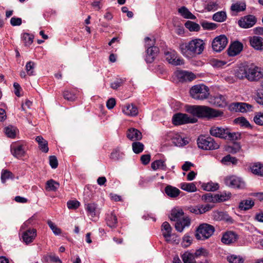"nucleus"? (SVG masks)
I'll list each match as a JSON object with an SVG mask.
<instances>
[{
	"instance_id": "1",
	"label": "nucleus",
	"mask_w": 263,
	"mask_h": 263,
	"mask_svg": "<svg viewBox=\"0 0 263 263\" xmlns=\"http://www.w3.org/2000/svg\"><path fill=\"white\" fill-rule=\"evenodd\" d=\"M203 40L196 38L189 42L180 44L179 49L181 53L187 59H192L202 54L205 49Z\"/></svg>"
},
{
	"instance_id": "2",
	"label": "nucleus",
	"mask_w": 263,
	"mask_h": 263,
	"mask_svg": "<svg viewBox=\"0 0 263 263\" xmlns=\"http://www.w3.org/2000/svg\"><path fill=\"white\" fill-rule=\"evenodd\" d=\"M235 76L240 79H247L250 82L257 81L263 78L262 69L253 64H241L235 71Z\"/></svg>"
},
{
	"instance_id": "3",
	"label": "nucleus",
	"mask_w": 263,
	"mask_h": 263,
	"mask_svg": "<svg viewBox=\"0 0 263 263\" xmlns=\"http://www.w3.org/2000/svg\"><path fill=\"white\" fill-rule=\"evenodd\" d=\"M187 111L198 118L212 119L223 115L222 111L206 106H191L188 108Z\"/></svg>"
},
{
	"instance_id": "4",
	"label": "nucleus",
	"mask_w": 263,
	"mask_h": 263,
	"mask_svg": "<svg viewBox=\"0 0 263 263\" xmlns=\"http://www.w3.org/2000/svg\"><path fill=\"white\" fill-rule=\"evenodd\" d=\"M170 218L171 220L176 221L175 227L179 232H182L184 229L188 227L191 223L190 219L188 217L184 216V213L180 209H173Z\"/></svg>"
},
{
	"instance_id": "5",
	"label": "nucleus",
	"mask_w": 263,
	"mask_h": 263,
	"mask_svg": "<svg viewBox=\"0 0 263 263\" xmlns=\"http://www.w3.org/2000/svg\"><path fill=\"white\" fill-rule=\"evenodd\" d=\"M210 133L212 136L230 140H236L240 136L238 133H231L228 128L217 126L212 127Z\"/></svg>"
},
{
	"instance_id": "6",
	"label": "nucleus",
	"mask_w": 263,
	"mask_h": 263,
	"mask_svg": "<svg viewBox=\"0 0 263 263\" xmlns=\"http://www.w3.org/2000/svg\"><path fill=\"white\" fill-rule=\"evenodd\" d=\"M191 96L195 100H203L208 98L210 95L208 87L203 84L193 86L190 89Z\"/></svg>"
},
{
	"instance_id": "7",
	"label": "nucleus",
	"mask_w": 263,
	"mask_h": 263,
	"mask_svg": "<svg viewBox=\"0 0 263 263\" xmlns=\"http://www.w3.org/2000/svg\"><path fill=\"white\" fill-rule=\"evenodd\" d=\"M197 142L198 147L203 150L211 151L219 147L218 143L210 136H200L197 139Z\"/></svg>"
},
{
	"instance_id": "8",
	"label": "nucleus",
	"mask_w": 263,
	"mask_h": 263,
	"mask_svg": "<svg viewBox=\"0 0 263 263\" xmlns=\"http://www.w3.org/2000/svg\"><path fill=\"white\" fill-rule=\"evenodd\" d=\"M215 231L214 227L208 223L201 224L197 229L196 237L199 240H205L210 237Z\"/></svg>"
},
{
	"instance_id": "9",
	"label": "nucleus",
	"mask_w": 263,
	"mask_h": 263,
	"mask_svg": "<svg viewBox=\"0 0 263 263\" xmlns=\"http://www.w3.org/2000/svg\"><path fill=\"white\" fill-rule=\"evenodd\" d=\"M197 119L194 117H189L187 115L181 113L175 114L172 118L173 123L175 125L184 124L186 123H194Z\"/></svg>"
},
{
	"instance_id": "10",
	"label": "nucleus",
	"mask_w": 263,
	"mask_h": 263,
	"mask_svg": "<svg viewBox=\"0 0 263 263\" xmlns=\"http://www.w3.org/2000/svg\"><path fill=\"white\" fill-rule=\"evenodd\" d=\"M228 43V39L226 36L220 35L213 39L212 43V49L214 51L219 52L226 48Z\"/></svg>"
},
{
	"instance_id": "11",
	"label": "nucleus",
	"mask_w": 263,
	"mask_h": 263,
	"mask_svg": "<svg viewBox=\"0 0 263 263\" xmlns=\"http://www.w3.org/2000/svg\"><path fill=\"white\" fill-rule=\"evenodd\" d=\"M224 183L227 186L234 189H242L245 186V182L235 176L227 177L224 179Z\"/></svg>"
},
{
	"instance_id": "12",
	"label": "nucleus",
	"mask_w": 263,
	"mask_h": 263,
	"mask_svg": "<svg viewBox=\"0 0 263 263\" xmlns=\"http://www.w3.org/2000/svg\"><path fill=\"white\" fill-rule=\"evenodd\" d=\"M256 22V20L254 16L249 15L242 17L238 21V24L242 28H249L252 27L255 24Z\"/></svg>"
},
{
	"instance_id": "13",
	"label": "nucleus",
	"mask_w": 263,
	"mask_h": 263,
	"mask_svg": "<svg viewBox=\"0 0 263 263\" xmlns=\"http://www.w3.org/2000/svg\"><path fill=\"white\" fill-rule=\"evenodd\" d=\"M238 238V235L235 232L227 231L223 234L221 240L226 245H230L235 242Z\"/></svg>"
},
{
	"instance_id": "14",
	"label": "nucleus",
	"mask_w": 263,
	"mask_h": 263,
	"mask_svg": "<svg viewBox=\"0 0 263 263\" xmlns=\"http://www.w3.org/2000/svg\"><path fill=\"white\" fill-rule=\"evenodd\" d=\"M36 236V230L35 229H29L22 234V239L26 244L32 242Z\"/></svg>"
},
{
	"instance_id": "15",
	"label": "nucleus",
	"mask_w": 263,
	"mask_h": 263,
	"mask_svg": "<svg viewBox=\"0 0 263 263\" xmlns=\"http://www.w3.org/2000/svg\"><path fill=\"white\" fill-rule=\"evenodd\" d=\"M175 74L179 81H191L195 78V75L192 73L186 71L177 70L175 72Z\"/></svg>"
},
{
	"instance_id": "16",
	"label": "nucleus",
	"mask_w": 263,
	"mask_h": 263,
	"mask_svg": "<svg viewBox=\"0 0 263 263\" xmlns=\"http://www.w3.org/2000/svg\"><path fill=\"white\" fill-rule=\"evenodd\" d=\"M243 49V45L238 41L232 43L228 49V54L229 56L233 57L238 54Z\"/></svg>"
},
{
	"instance_id": "17",
	"label": "nucleus",
	"mask_w": 263,
	"mask_h": 263,
	"mask_svg": "<svg viewBox=\"0 0 263 263\" xmlns=\"http://www.w3.org/2000/svg\"><path fill=\"white\" fill-rule=\"evenodd\" d=\"M213 206L210 204L198 205L194 206H190L189 208V210L190 212L195 214H202L205 212L210 211Z\"/></svg>"
},
{
	"instance_id": "18",
	"label": "nucleus",
	"mask_w": 263,
	"mask_h": 263,
	"mask_svg": "<svg viewBox=\"0 0 263 263\" xmlns=\"http://www.w3.org/2000/svg\"><path fill=\"white\" fill-rule=\"evenodd\" d=\"M159 52V48L157 46L149 47L146 49L145 61L148 63H152Z\"/></svg>"
},
{
	"instance_id": "19",
	"label": "nucleus",
	"mask_w": 263,
	"mask_h": 263,
	"mask_svg": "<svg viewBox=\"0 0 263 263\" xmlns=\"http://www.w3.org/2000/svg\"><path fill=\"white\" fill-rule=\"evenodd\" d=\"M122 112L128 116H136L138 114V108L133 104H127L122 106Z\"/></svg>"
},
{
	"instance_id": "20",
	"label": "nucleus",
	"mask_w": 263,
	"mask_h": 263,
	"mask_svg": "<svg viewBox=\"0 0 263 263\" xmlns=\"http://www.w3.org/2000/svg\"><path fill=\"white\" fill-rule=\"evenodd\" d=\"M232 108L237 112H246L252 110V106L245 103H235L231 105Z\"/></svg>"
},
{
	"instance_id": "21",
	"label": "nucleus",
	"mask_w": 263,
	"mask_h": 263,
	"mask_svg": "<svg viewBox=\"0 0 263 263\" xmlns=\"http://www.w3.org/2000/svg\"><path fill=\"white\" fill-rule=\"evenodd\" d=\"M250 43L255 49L260 51L263 50V38L254 36L250 39Z\"/></svg>"
},
{
	"instance_id": "22",
	"label": "nucleus",
	"mask_w": 263,
	"mask_h": 263,
	"mask_svg": "<svg viewBox=\"0 0 263 263\" xmlns=\"http://www.w3.org/2000/svg\"><path fill=\"white\" fill-rule=\"evenodd\" d=\"M170 137L173 143L177 146H182L187 144V141L182 138L177 133H172L170 134Z\"/></svg>"
},
{
	"instance_id": "23",
	"label": "nucleus",
	"mask_w": 263,
	"mask_h": 263,
	"mask_svg": "<svg viewBox=\"0 0 263 263\" xmlns=\"http://www.w3.org/2000/svg\"><path fill=\"white\" fill-rule=\"evenodd\" d=\"M165 57L166 60L168 62V63L173 65H180L183 64V60L179 58L176 59L175 51L166 52Z\"/></svg>"
},
{
	"instance_id": "24",
	"label": "nucleus",
	"mask_w": 263,
	"mask_h": 263,
	"mask_svg": "<svg viewBox=\"0 0 263 263\" xmlns=\"http://www.w3.org/2000/svg\"><path fill=\"white\" fill-rule=\"evenodd\" d=\"M11 152L13 156L17 158L24 156L25 150L23 146L18 144H13L11 146Z\"/></svg>"
},
{
	"instance_id": "25",
	"label": "nucleus",
	"mask_w": 263,
	"mask_h": 263,
	"mask_svg": "<svg viewBox=\"0 0 263 263\" xmlns=\"http://www.w3.org/2000/svg\"><path fill=\"white\" fill-rule=\"evenodd\" d=\"M127 137L131 141H138L142 138V134L138 129L131 128L127 132Z\"/></svg>"
},
{
	"instance_id": "26",
	"label": "nucleus",
	"mask_w": 263,
	"mask_h": 263,
	"mask_svg": "<svg viewBox=\"0 0 263 263\" xmlns=\"http://www.w3.org/2000/svg\"><path fill=\"white\" fill-rule=\"evenodd\" d=\"M172 227L168 222L165 221L162 224L161 231L163 237L166 241H171L170 239L172 233Z\"/></svg>"
},
{
	"instance_id": "27",
	"label": "nucleus",
	"mask_w": 263,
	"mask_h": 263,
	"mask_svg": "<svg viewBox=\"0 0 263 263\" xmlns=\"http://www.w3.org/2000/svg\"><path fill=\"white\" fill-rule=\"evenodd\" d=\"M213 218L216 221L225 220L226 221H231V218L229 215L224 212L216 211L212 214Z\"/></svg>"
},
{
	"instance_id": "28",
	"label": "nucleus",
	"mask_w": 263,
	"mask_h": 263,
	"mask_svg": "<svg viewBox=\"0 0 263 263\" xmlns=\"http://www.w3.org/2000/svg\"><path fill=\"white\" fill-rule=\"evenodd\" d=\"M250 168L254 175L263 176V163L259 162L252 163Z\"/></svg>"
},
{
	"instance_id": "29",
	"label": "nucleus",
	"mask_w": 263,
	"mask_h": 263,
	"mask_svg": "<svg viewBox=\"0 0 263 263\" xmlns=\"http://www.w3.org/2000/svg\"><path fill=\"white\" fill-rule=\"evenodd\" d=\"M35 141L39 144L40 149L44 153H47L49 151L48 146V142L41 136H37L35 138Z\"/></svg>"
},
{
	"instance_id": "30",
	"label": "nucleus",
	"mask_w": 263,
	"mask_h": 263,
	"mask_svg": "<svg viewBox=\"0 0 263 263\" xmlns=\"http://www.w3.org/2000/svg\"><path fill=\"white\" fill-rule=\"evenodd\" d=\"M165 192L168 196L175 198L180 194V191L176 187L168 185L165 188Z\"/></svg>"
},
{
	"instance_id": "31",
	"label": "nucleus",
	"mask_w": 263,
	"mask_h": 263,
	"mask_svg": "<svg viewBox=\"0 0 263 263\" xmlns=\"http://www.w3.org/2000/svg\"><path fill=\"white\" fill-rule=\"evenodd\" d=\"M212 102L214 105L219 107H223L227 104L224 96L221 95H217L214 96Z\"/></svg>"
},
{
	"instance_id": "32",
	"label": "nucleus",
	"mask_w": 263,
	"mask_h": 263,
	"mask_svg": "<svg viewBox=\"0 0 263 263\" xmlns=\"http://www.w3.org/2000/svg\"><path fill=\"white\" fill-rule=\"evenodd\" d=\"M106 220L107 226L109 227L115 228L116 227L117 223V218L113 213H111L107 215Z\"/></svg>"
},
{
	"instance_id": "33",
	"label": "nucleus",
	"mask_w": 263,
	"mask_h": 263,
	"mask_svg": "<svg viewBox=\"0 0 263 263\" xmlns=\"http://www.w3.org/2000/svg\"><path fill=\"white\" fill-rule=\"evenodd\" d=\"M151 167L154 170L161 169L162 170L165 171L167 168L165 161L162 160H157L154 161L151 164Z\"/></svg>"
},
{
	"instance_id": "34",
	"label": "nucleus",
	"mask_w": 263,
	"mask_h": 263,
	"mask_svg": "<svg viewBox=\"0 0 263 263\" xmlns=\"http://www.w3.org/2000/svg\"><path fill=\"white\" fill-rule=\"evenodd\" d=\"M226 12L224 11H218L213 15L212 18L217 22H223L227 19Z\"/></svg>"
},
{
	"instance_id": "35",
	"label": "nucleus",
	"mask_w": 263,
	"mask_h": 263,
	"mask_svg": "<svg viewBox=\"0 0 263 263\" xmlns=\"http://www.w3.org/2000/svg\"><path fill=\"white\" fill-rule=\"evenodd\" d=\"M178 12L185 18L195 20L196 16L193 15L186 7H182L179 9Z\"/></svg>"
},
{
	"instance_id": "36",
	"label": "nucleus",
	"mask_w": 263,
	"mask_h": 263,
	"mask_svg": "<svg viewBox=\"0 0 263 263\" xmlns=\"http://www.w3.org/2000/svg\"><path fill=\"white\" fill-rule=\"evenodd\" d=\"M60 186V184L58 182L50 179L46 182V189L48 191H55Z\"/></svg>"
},
{
	"instance_id": "37",
	"label": "nucleus",
	"mask_w": 263,
	"mask_h": 263,
	"mask_svg": "<svg viewBox=\"0 0 263 263\" xmlns=\"http://www.w3.org/2000/svg\"><path fill=\"white\" fill-rule=\"evenodd\" d=\"M85 209L88 215L91 217H95L96 215L97 204L95 203H89L85 204Z\"/></svg>"
},
{
	"instance_id": "38",
	"label": "nucleus",
	"mask_w": 263,
	"mask_h": 263,
	"mask_svg": "<svg viewBox=\"0 0 263 263\" xmlns=\"http://www.w3.org/2000/svg\"><path fill=\"white\" fill-rule=\"evenodd\" d=\"M181 258L184 263H196L194 255L189 252L187 251L184 253L182 255Z\"/></svg>"
},
{
	"instance_id": "39",
	"label": "nucleus",
	"mask_w": 263,
	"mask_h": 263,
	"mask_svg": "<svg viewBox=\"0 0 263 263\" xmlns=\"http://www.w3.org/2000/svg\"><path fill=\"white\" fill-rule=\"evenodd\" d=\"M180 187L182 190L188 192H194L197 191L196 186L193 182H183L180 184Z\"/></svg>"
},
{
	"instance_id": "40",
	"label": "nucleus",
	"mask_w": 263,
	"mask_h": 263,
	"mask_svg": "<svg viewBox=\"0 0 263 263\" xmlns=\"http://www.w3.org/2000/svg\"><path fill=\"white\" fill-rule=\"evenodd\" d=\"M254 205V202L252 200H244L241 201L239 205L241 210H248Z\"/></svg>"
},
{
	"instance_id": "41",
	"label": "nucleus",
	"mask_w": 263,
	"mask_h": 263,
	"mask_svg": "<svg viewBox=\"0 0 263 263\" xmlns=\"http://www.w3.org/2000/svg\"><path fill=\"white\" fill-rule=\"evenodd\" d=\"M246 4L244 3H236L232 5L231 10L233 12L238 13L246 9Z\"/></svg>"
},
{
	"instance_id": "42",
	"label": "nucleus",
	"mask_w": 263,
	"mask_h": 263,
	"mask_svg": "<svg viewBox=\"0 0 263 263\" xmlns=\"http://www.w3.org/2000/svg\"><path fill=\"white\" fill-rule=\"evenodd\" d=\"M33 35L27 33H24L22 35V39L26 46H30L33 43Z\"/></svg>"
},
{
	"instance_id": "43",
	"label": "nucleus",
	"mask_w": 263,
	"mask_h": 263,
	"mask_svg": "<svg viewBox=\"0 0 263 263\" xmlns=\"http://www.w3.org/2000/svg\"><path fill=\"white\" fill-rule=\"evenodd\" d=\"M185 26L190 31H198L200 29L199 24L190 21L185 23Z\"/></svg>"
},
{
	"instance_id": "44",
	"label": "nucleus",
	"mask_w": 263,
	"mask_h": 263,
	"mask_svg": "<svg viewBox=\"0 0 263 263\" xmlns=\"http://www.w3.org/2000/svg\"><path fill=\"white\" fill-rule=\"evenodd\" d=\"M220 8L218 1H211L208 3L205 7L208 11H214Z\"/></svg>"
},
{
	"instance_id": "45",
	"label": "nucleus",
	"mask_w": 263,
	"mask_h": 263,
	"mask_svg": "<svg viewBox=\"0 0 263 263\" xmlns=\"http://www.w3.org/2000/svg\"><path fill=\"white\" fill-rule=\"evenodd\" d=\"M241 146L238 143H234L232 145L228 146L226 148V151L230 153L236 154L240 151Z\"/></svg>"
},
{
	"instance_id": "46",
	"label": "nucleus",
	"mask_w": 263,
	"mask_h": 263,
	"mask_svg": "<svg viewBox=\"0 0 263 263\" xmlns=\"http://www.w3.org/2000/svg\"><path fill=\"white\" fill-rule=\"evenodd\" d=\"M237 161L238 160L235 157H232L230 155H227L221 160V162L224 164H228L230 163L233 164H236Z\"/></svg>"
},
{
	"instance_id": "47",
	"label": "nucleus",
	"mask_w": 263,
	"mask_h": 263,
	"mask_svg": "<svg viewBox=\"0 0 263 263\" xmlns=\"http://www.w3.org/2000/svg\"><path fill=\"white\" fill-rule=\"evenodd\" d=\"M6 135L9 138H13L15 137L17 129L15 127L9 126L5 128Z\"/></svg>"
},
{
	"instance_id": "48",
	"label": "nucleus",
	"mask_w": 263,
	"mask_h": 263,
	"mask_svg": "<svg viewBox=\"0 0 263 263\" xmlns=\"http://www.w3.org/2000/svg\"><path fill=\"white\" fill-rule=\"evenodd\" d=\"M201 26L205 30H213L216 29L218 27V25L214 23H210L206 21H203L201 23Z\"/></svg>"
},
{
	"instance_id": "49",
	"label": "nucleus",
	"mask_w": 263,
	"mask_h": 263,
	"mask_svg": "<svg viewBox=\"0 0 263 263\" xmlns=\"http://www.w3.org/2000/svg\"><path fill=\"white\" fill-rule=\"evenodd\" d=\"M227 259L230 263H243L244 261L242 257L236 255H231L228 256Z\"/></svg>"
},
{
	"instance_id": "50",
	"label": "nucleus",
	"mask_w": 263,
	"mask_h": 263,
	"mask_svg": "<svg viewBox=\"0 0 263 263\" xmlns=\"http://www.w3.org/2000/svg\"><path fill=\"white\" fill-rule=\"evenodd\" d=\"M132 148L135 153L139 154L143 151L144 145L141 142H135L132 144Z\"/></svg>"
},
{
	"instance_id": "51",
	"label": "nucleus",
	"mask_w": 263,
	"mask_h": 263,
	"mask_svg": "<svg viewBox=\"0 0 263 263\" xmlns=\"http://www.w3.org/2000/svg\"><path fill=\"white\" fill-rule=\"evenodd\" d=\"M202 187L204 190L207 191H214L217 190L218 187V184L217 183H214L213 182H209L206 184L202 185Z\"/></svg>"
},
{
	"instance_id": "52",
	"label": "nucleus",
	"mask_w": 263,
	"mask_h": 263,
	"mask_svg": "<svg viewBox=\"0 0 263 263\" xmlns=\"http://www.w3.org/2000/svg\"><path fill=\"white\" fill-rule=\"evenodd\" d=\"M44 259L46 261H50L52 262L62 263L61 260L59 257L54 254H49L44 256Z\"/></svg>"
},
{
	"instance_id": "53",
	"label": "nucleus",
	"mask_w": 263,
	"mask_h": 263,
	"mask_svg": "<svg viewBox=\"0 0 263 263\" xmlns=\"http://www.w3.org/2000/svg\"><path fill=\"white\" fill-rule=\"evenodd\" d=\"M235 122L236 124H239L241 126L245 127H250V124L248 121L244 117H239L235 119Z\"/></svg>"
},
{
	"instance_id": "54",
	"label": "nucleus",
	"mask_w": 263,
	"mask_h": 263,
	"mask_svg": "<svg viewBox=\"0 0 263 263\" xmlns=\"http://www.w3.org/2000/svg\"><path fill=\"white\" fill-rule=\"evenodd\" d=\"M253 120L256 124L263 125V112H256Z\"/></svg>"
},
{
	"instance_id": "55",
	"label": "nucleus",
	"mask_w": 263,
	"mask_h": 263,
	"mask_svg": "<svg viewBox=\"0 0 263 263\" xmlns=\"http://www.w3.org/2000/svg\"><path fill=\"white\" fill-rule=\"evenodd\" d=\"M255 100L256 102L263 106V90L258 89L255 95Z\"/></svg>"
},
{
	"instance_id": "56",
	"label": "nucleus",
	"mask_w": 263,
	"mask_h": 263,
	"mask_svg": "<svg viewBox=\"0 0 263 263\" xmlns=\"http://www.w3.org/2000/svg\"><path fill=\"white\" fill-rule=\"evenodd\" d=\"M26 70L29 76L33 75L35 63L33 62L29 61L26 65Z\"/></svg>"
},
{
	"instance_id": "57",
	"label": "nucleus",
	"mask_w": 263,
	"mask_h": 263,
	"mask_svg": "<svg viewBox=\"0 0 263 263\" xmlns=\"http://www.w3.org/2000/svg\"><path fill=\"white\" fill-rule=\"evenodd\" d=\"M47 223L50 227V228L52 231L53 233L56 235H58L61 233V230L60 228H59L54 223H53L50 220H48Z\"/></svg>"
},
{
	"instance_id": "58",
	"label": "nucleus",
	"mask_w": 263,
	"mask_h": 263,
	"mask_svg": "<svg viewBox=\"0 0 263 263\" xmlns=\"http://www.w3.org/2000/svg\"><path fill=\"white\" fill-rule=\"evenodd\" d=\"M192 242V238L189 235L185 234L183 237L181 245L183 247L186 248L190 246Z\"/></svg>"
},
{
	"instance_id": "59",
	"label": "nucleus",
	"mask_w": 263,
	"mask_h": 263,
	"mask_svg": "<svg viewBox=\"0 0 263 263\" xmlns=\"http://www.w3.org/2000/svg\"><path fill=\"white\" fill-rule=\"evenodd\" d=\"M12 178V174L10 171L7 170L3 171L1 175V180L3 183H5L7 179Z\"/></svg>"
},
{
	"instance_id": "60",
	"label": "nucleus",
	"mask_w": 263,
	"mask_h": 263,
	"mask_svg": "<svg viewBox=\"0 0 263 263\" xmlns=\"http://www.w3.org/2000/svg\"><path fill=\"white\" fill-rule=\"evenodd\" d=\"M121 154L120 148L118 147L111 152L110 158L112 160H117L120 158Z\"/></svg>"
},
{
	"instance_id": "61",
	"label": "nucleus",
	"mask_w": 263,
	"mask_h": 263,
	"mask_svg": "<svg viewBox=\"0 0 263 263\" xmlns=\"http://www.w3.org/2000/svg\"><path fill=\"white\" fill-rule=\"evenodd\" d=\"M63 97L65 99L69 101H73L76 98L75 95L68 90H65L63 92Z\"/></svg>"
},
{
	"instance_id": "62",
	"label": "nucleus",
	"mask_w": 263,
	"mask_h": 263,
	"mask_svg": "<svg viewBox=\"0 0 263 263\" xmlns=\"http://www.w3.org/2000/svg\"><path fill=\"white\" fill-rule=\"evenodd\" d=\"M67 205L69 209H76L80 206V202L77 200H69Z\"/></svg>"
},
{
	"instance_id": "63",
	"label": "nucleus",
	"mask_w": 263,
	"mask_h": 263,
	"mask_svg": "<svg viewBox=\"0 0 263 263\" xmlns=\"http://www.w3.org/2000/svg\"><path fill=\"white\" fill-rule=\"evenodd\" d=\"M195 257H198L200 256H206L208 255V252L207 250L203 248H200L195 252L194 254Z\"/></svg>"
},
{
	"instance_id": "64",
	"label": "nucleus",
	"mask_w": 263,
	"mask_h": 263,
	"mask_svg": "<svg viewBox=\"0 0 263 263\" xmlns=\"http://www.w3.org/2000/svg\"><path fill=\"white\" fill-rule=\"evenodd\" d=\"M49 164L52 168H56L58 166V161L55 156L49 157Z\"/></svg>"
}]
</instances>
